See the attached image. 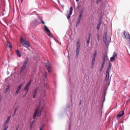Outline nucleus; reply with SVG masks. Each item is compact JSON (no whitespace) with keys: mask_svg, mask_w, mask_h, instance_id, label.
I'll return each mask as SVG.
<instances>
[{"mask_svg":"<svg viewBox=\"0 0 130 130\" xmlns=\"http://www.w3.org/2000/svg\"><path fill=\"white\" fill-rule=\"evenodd\" d=\"M39 109H40V106H38L34 113L33 119H35V118H36V116H38V117H39V116L41 115V113L42 112L43 108H42L41 110H39Z\"/></svg>","mask_w":130,"mask_h":130,"instance_id":"obj_1","label":"nucleus"},{"mask_svg":"<svg viewBox=\"0 0 130 130\" xmlns=\"http://www.w3.org/2000/svg\"><path fill=\"white\" fill-rule=\"evenodd\" d=\"M108 80H109V73L106 72V77L104 80V82L106 83V84H107V88H106L105 89V92L107 91V88H108V86L110 85V82L108 81Z\"/></svg>","mask_w":130,"mask_h":130,"instance_id":"obj_2","label":"nucleus"},{"mask_svg":"<svg viewBox=\"0 0 130 130\" xmlns=\"http://www.w3.org/2000/svg\"><path fill=\"white\" fill-rule=\"evenodd\" d=\"M20 42L22 43L23 46H24V47H26V48L29 47V42L26 41V39L21 38L20 39Z\"/></svg>","mask_w":130,"mask_h":130,"instance_id":"obj_3","label":"nucleus"},{"mask_svg":"<svg viewBox=\"0 0 130 130\" xmlns=\"http://www.w3.org/2000/svg\"><path fill=\"white\" fill-rule=\"evenodd\" d=\"M76 57L78 58L79 57V53L80 52V48L81 46H80V42L78 41L76 44Z\"/></svg>","mask_w":130,"mask_h":130,"instance_id":"obj_4","label":"nucleus"},{"mask_svg":"<svg viewBox=\"0 0 130 130\" xmlns=\"http://www.w3.org/2000/svg\"><path fill=\"white\" fill-rule=\"evenodd\" d=\"M27 63H28V60H25L23 62L22 67L21 68L20 74L22 75V73H23V71L26 70V68L27 67Z\"/></svg>","mask_w":130,"mask_h":130,"instance_id":"obj_5","label":"nucleus"},{"mask_svg":"<svg viewBox=\"0 0 130 130\" xmlns=\"http://www.w3.org/2000/svg\"><path fill=\"white\" fill-rule=\"evenodd\" d=\"M123 34V35L122 36V37H123V38H125V39H127V40H128V41H130L129 34L126 32L125 30H124Z\"/></svg>","mask_w":130,"mask_h":130,"instance_id":"obj_6","label":"nucleus"},{"mask_svg":"<svg viewBox=\"0 0 130 130\" xmlns=\"http://www.w3.org/2000/svg\"><path fill=\"white\" fill-rule=\"evenodd\" d=\"M46 66L49 74H50V73H51V68H52V66L48 61L46 63Z\"/></svg>","mask_w":130,"mask_h":130,"instance_id":"obj_7","label":"nucleus"},{"mask_svg":"<svg viewBox=\"0 0 130 130\" xmlns=\"http://www.w3.org/2000/svg\"><path fill=\"white\" fill-rule=\"evenodd\" d=\"M46 76H47V72H45L43 74H41V73H40L39 74V76L41 77V78H42L41 79L44 81H46L47 80V78L46 77Z\"/></svg>","mask_w":130,"mask_h":130,"instance_id":"obj_8","label":"nucleus"},{"mask_svg":"<svg viewBox=\"0 0 130 130\" xmlns=\"http://www.w3.org/2000/svg\"><path fill=\"white\" fill-rule=\"evenodd\" d=\"M73 6H71L70 9V12L67 16L68 20H70V19H71V16H72L73 14Z\"/></svg>","mask_w":130,"mask_h":130,"instance_id":"obj_9","label":"nucleus"},{"mask_svg":"<svg viewBox=\"0 0 130 130\" xmlns=\"http://www.w3.org/2000/svg\"><path fill=\"white\" fill-rule=\"evenodd\" d=\"M44 27L45 30L47 32V35L49 36V37H52V35L50 33V30H49V29H48V27H47V26L46 25H44Z\"/></svg>","mask_w":130,"mask_h":130,"instance_id":"obj_10","label":"nucleus"},{"mask_svg":"<svg viewBox=\"0 0 130 130\" xmlns=\"http://www.w3.org/2000/svg\"><path fill=\"white\" fill-rule=\"evenodd\" d=\"M32 79L30 80L28 82V83L26 85H25V86L24 87V90H29L30 88L29 87L30 85H31V83H32Z\"/></svg>","mask_w":130,"mask_h":130,"instance_id":"obj_11","label":"nucleus"},{"mask_svg":"<svg viewBox=\"0 0 130 130\" xmlns=\"http://www.w3.org/2000/svg\"><path fill=\"white\" fill-rule=\"evenodd\" d=\"M37 22H38L37 20L32 21L30 23L31 26L35 28V27H36V26L38 25V23Z\"/></svg>","mask_w":130,"mask_h":130,"instance_id":"obj_12","label":"nucleus"},{"mask_svg":"<svg viewBox=\"0 0 130 130\" xmlns=\"http://www.w3.org/2000/svg\"><path fill=\"white\" fill-rule=\"evenodd\" d=\"M39 90V88L37 87L34 91V92L32 93V98H35L36 97V95H37V91Z\"/></svg>","mask_w":130,"mask_h":130,"instance_id":"obj_13","label":"nucleus"},{"mask_svg":"<svg viewBox=\"0 0 130 130\" xmlns=\"http://www.w3.org/2000/svg\"><path fill=\"white\" fill-rule=\"evenodd\" d=\"M124 115V112H123V111H121L120 112H119V113L118 114L117 116V119H118V118H120V117H121V116H122V115Z\"/></svg>","mask_w":130,"mask_h":130,"instance_id":"obj_14","label":"nucleus"},{"mask_svg":"<svg viewBox=\"0 0 130 130\" xmlns=\"http://www.w3.org/2000/svg\"><path fill=\"white\" fill-rule=\"evenodd\" d=\"M111 67H112V63L110 62H109V66L106 71V73H110V70H111Z\"/></svg>","mask_w":130,"mask_h":130,"instance_id":"obj_15","label":"nucleus"},{"mask_svg":"<svg viewBox=\"0 0 130 130\" xmlns=\"http://www.w3.org/2000/svg\"><path fill=\"white\" fill-rule=\"evenodd\" d=\"M102 24V21L101 20V19H100L99 21V23L97 25V28H96L98 31H99V30H100V27H101Z\"/></svg>","mask_w":130,"mask_h":130,"instance_id":"obj_16","label":"nucleus"},{"mask_svg":"<svg viewBox=\"0 0 130 130\" xmlns=\"http://www.w3.org/2000/svg\"><path fill=\"white\" fill-rule=\"evenodd\" d=\"M11 116H9L8 118H7V119L6 120V121H5V126H7L8 125V123H9V122H10V119H11Z\"/></svg>","mask_w":130,"mask_h":130,"instance_id":"obj_17","label":"nucleus"},{"mask_svg":"<svg viewBox=\"0 0 130 130\" xmlns=\"http://www.w3.org/2000/svg\"><path fill=\"white\" fill-rule=\"evenodd\" d=\"M16 54L18 57H21L22 56V53L19 50H16Z\"/></svg>","mask_w":130,"mask_h":130,"instance_id":"obj_18","label":"nucleus"},{"mask_svg":"<svg viewBox=\"0 0 130 130\" xmlns=\"http://www.w3.org/2000/svg\"><path fill=\"white\" fill-rule=\"evenodd\" d=\"M7 46H8L10 49H12V48H13V46H12V44L10 42H7Z\"/></svg>","mask_w":130,"mask_h":130,"instance_id":"obj_19","label":"nucleus"},{"mask_svg":"<svg viewBox=\"0 0 130 130\" xmlns=\"http://www.w3.org/2000/svg\"><path fill=\"white\" fill-rule=\"evenodd\" d=\"M91 39V35H89L88 38V40L86 41V43L87 44V46L89 45V44H90V40Z\"/></svg>","mask_w":130,"mask_h":130,"instance_id":"obj_20","label":"nucleus"},{"mask_svg":"<svg viewBox=\"0 0 130 130\" xmlns=\"http://www.w3.org/2000/svg\"><path fill=\"white\" fill-rule=\"evenodd\" d=\"M95 58H93L91 61V66L92 67H94V64H95Z\"/></svg>","mask_w":130,"mask_h":130,"instance_id":"obj_21","label":"nucleus"},{"mask_svg":"<svg viewBox=\"0 0 130 130\" xmlns=\"http://www.w3.org/2000/svg\"><path fill=\"white\" fill-rule=\"evenodd\" d=\"M103 41H104V43H105V44L107 43V38L106 37V36L104 37Z\"/></svg>","mask_w":130,"mask_h":130,"instance_id":"obj_22","label":"nucleus"},{"mask_svg":"<svg viewBox=\"0 0 130 130\" xmlns=\"http://www.w3.org/2000/svg\"><path fill=\"white\" fill-rule=\"evenodd\" d=\"M105 66V64H103V63H102V66H101V68H100V72H102L103 69H104Z\"/></svg>","mask_w":130,"mask_h":130,"instance_id":"obj_23","label":"nucleus"},{"mask_svg":"<svg viewBox=\"0 0 130 130\" xmlns=\"http://www.w3.org/2000/svg\"><path fill=\"white\" fill-rule=\"evenodd\" d=\"M113 57L115 58L117 57V53H116V52H114L113 54Z\"/></svg>","mask_w":130,"mask_h":130,"instance_id":"obj_24","label":"nucleus"},{"mask_svg":"<svg viewBox=\"0 0 130 130\" xmlns=\"http://www.w3.org/2000/svg\"><path fill=\"white\" fill-rule=\"evenodd\" d=\"M106 95V92L105 91L104 94H103L102 97H104L103 98V102L105 101V96Z\"/></svg>","mask_w":130,"mask_h":130,"instance_id":"obj_25","label":"nucleus"},{"mask_svg":"<svg viewBox=\"0 0 130 130\" xmlns=\"http://www.w3.org/2000/svg\"><path fill=\"white\" fill-rule=\"evenodd\" d=\"M20 91H21L20 89H17L15 93V96H17V95H18V94H19V93H20Z\"/></svg>","mask_w":130,"mask_h":130,"instance_id":"obj_26","label":"nucleus"},{"mask_svg":"<svg viewBox=\"0 0 130 130\" xmlns=\"http://www.w3.org/2000/svg\"><path fill=\"white\" fill-rule=\"evenodd\" d=\"M110 60H111V62H113V61H114V60H115V58H114V57H111L110 58Z\"/></svg>","mask_w":130,"mask_h":130,"instance_id":"obj_27","label":"nucleus"},{"mask_svg":"<svg viewBox=\"0 0 130 130\" xmlns=\"http://www.w3.org/2000/svg\"><path fill=\"white\" fill-rule=\"evenodd\" d=\"M82 20V19H78L77 22V26H78V25L80 24V23H81V21Z\"/></svg>","mask_w":130,"mask_h":130,"instance_id":"obj_28","label":"nucleus"},{"mask_svg":"<svg viewBox=\"0 0 130 130\" xmlns=\"http://www.w3.org/2000/svg\"><path fill=\"white\" fill-rule=\"evenodd\" d=\"M96 55H97V51H94V53L93 54V58H95V57H96Z\"/></svg>","mask_w":130,"mask_h":130,"instance_id":"obj_29","label":"nucleus"},{"mask_svg":"<svg viewBox=\"0 0 130 130\" xmlns=\"http://www.w3.org/2000/svg\"><path fill=\"white\" fill-rule=\"evenodd\" d=\"M101 2H102V0H96V4H97V5H99V4H100Z\"/></svg>","mask_w":130,"mask_h":130,"instance_id":"obj_30","label":"nucleus"},{"mask_svg":"<svg viewBox=\"0 0 130 130\" xmlns=\"http://www.w3.org/2000/svg\"><path fill=\"white\" fill-rule=\"evenodd\" d=\"M23 91L25 92L24 96H26V94L28 93V91H29V90L23 89Z\"/></svg>","mask_w":130,"mask_h":130,"instance_id":"obj_31","label":"nucleus"},{"mask_svg":"<svg viewBox=\"0 0 130 130\" xmlns=\"http://www.w3.org/2000/svg\"><path fill=\"white\" fill-rule=\"evenodd\" d=\"M22 87H23V84H21L20 85H19L17 89L21 90V88H22Z\"/></svg>","mask_w":130,"mask_h":130,"instance_id":"obj_32","label":"nucleus"},{"mask_svg":"<svg viewBox=\"0 0 130 130\" xmlns=\"http://www.w3.org/2000/svg\"><path fill=\"white\" fill-rule=\"evenodd\" d=\"M106 56H105V55H104L103 61H106Z\"/></svg>","mask_w":130,"mask_h":130,"instance_id":"obj_33","label":"nucleus"},{"mask_svg":"<svg viewBox=\"0 0 130 130\" xmlns=\"http://www.w3.org/2000/svg\"><path fill=\"white\" fill-rule=\"evenodd\" d=\"M34 122H35V120H33L30 123V126H33V124H34Z\"/></svg>","mask_w":130,"mask_h":130,"instance_id":"obj_34","label":"nucleus"},{"mask_svg":"<svg viewBox=\"0 0 130 130\" xmlns=\"http://www.w3.org/2000/svg\"><path fill=\"white\" fill-rule=\"evenodd\" d=\"M9 90H10V87L8 86L6 88V92H8V91H9Z\"/></svg>","mask_w":130,"mask_h":130,"instance_id":"obj_35","label":"nucleus"},{"mask_svg":"<svg viewBox=\"0 0 130 130\" xmlns=\"http://www.w3.org/2000/svg\"><path fill=\"white\" fill-rule=\"evenodd\" d=\"M82 16H83V14H80L78 19H80V20H82Z\"/></svg>","mask_w":130,"mask_h":130,"instance_id":"obj_36","label":"nucleus"},{"mask_svg":"<svg viewBox=\"0 0 130 130\" xmlns=\"http://www.w3.org/2000/svg\"><path fill=\"white\" fill-rule=\"evenodd\" d=\"M83 13H84V10H82L80 12L79 14L83 15Z\"/></svg>","mask_w":130,"mask_h":130,"instance_id":"obj_37","label":"nucleus"},{"mask_svg":"<svg viewBox=\"0 0 130 130\" xmlns=\"http://www.w3.org/2000/svg\"><path fill=\"white\" fill-rule=\"evenodd\" d=\"M8 127H9V125H7V126H6V127L3 130H7V129H8Z\"/></svg>","mask_w":130,"mask_h":130,"instance_id":"obj_38","label":"nucleus"},{"mask_svg":"<svg viewBox=\"0 0 130 130\" xmlns=\"http://www.w3.org/2000/svg\"><path fill=\"white\" fill-rule=\"evenodd\" d=\"M15 115H16V113H13V114L12 115L13 117H14V116H15Z\"/></svg>","mask_w":130,"mask_h":130,"instance_id":"obj_39","label":"nucleus"},{"mask_svg":"<svg viewBox=\"0 0 130 130\" xmlns=\"http://www.w3.org/2000/svg\"><path fill=\"white\" fill-rule=\"evenodd\" d=\"M42 23L44 24H45V22L44 21H43V20H42Z\"/></svg>","mask_w":130,"mask_h":130,"instance_id":"obj_40","label":"nucleus"},{"mask_svg":"<svg viewBox=\"0 0 130 130\" xmlns=\"http://www.w3.org/2000/svg\"><path fill=\"white\" fill-rule=\"evenodd\" d=\"M106 61H103L102 63L105 64Z\"/></svg>","mask_w":130,"mask_h":130,"instance_id":"obj_41","label":"nucleus"},{"mask_svg":"<svg viewBox=\"0 0 130 130\" xmlns=\"http://www.w3.org/2000/svg\"><path fill=\"white\" fill-rule=\"evenodd\" d=\"M19 109V107H17L16 109L15 110L17 111Z\"/></svg>","mask_w":130,"mask_h":130,"instance_id":"obj_42","label":"nucleus"},{"mask_svg":"<svg viewBox=\"0 0 130 130\" xmlns=\"http://www.w3.org/2000/svg\"><path fill=\"white\" fill-rule=\"evenodd\" d=\"M69 130H71V124H69Z\"/></svg>","mask_w":130,"mask_h":130,"instance_id":"obj_43","label":"nucleus"},{"mask_svg":"<svg viewBox=\"0 0 130 130\" xmlns=\"http://www.w3.org/2000/svg\"><path fill=\"white\" fill-rule=\"evenodd\" d=\"M61 7H62V9H63V8H64V5H61Z\"/></svg>","mask_w":130,"mask_h":130,"instance_id":"obj_44","label":"nucleus"},{"mask_svg":"<svg viewBox=\"0 0 130 130\" xmlns=\"http://www.w3.org/2000/svg\"><path fill=\"white\" fill-rule=\"evenodd\" d=\"M17 110H14V113H16V112H17Z\"/></svg>","mask_w":130,"mask_h":130,"instance_id":"obj_45","label":"nucleus"},{"mask_svg":"<svg viewBox=\"0 0 130 130\" xmlns=\"http://www.w3.org/2000/svg\"><path fill=\"white\" fill-rule=\"evenodd\" d=\"M10 74V72L9 71L7 72V75H9Z\"/></svg>","mask_w":130,"mask_h":130,"instance_id":"obj_46","label":"nucleus"},{"mask_svg":"<svg viewBox=\"0 0 130 130\" xmlns=\"http://www.w3.org/2000/svg\"><path fill=\"white\" fill-rule=\"evenodd\" d=\"M81 103H82V100H80V104H81Z\"/></svg>","mask_w":130,"mask_h":130,"instance_id":"obj_47","label":"nucleus"},{"mask_svg":"<svg viewBox=\"0 0 130 130\" xmlns=\"http://www.w3.org/2000/svg\"><path fill=\"white\" fill-rule=\"evenodd\" d=\"M98 38H100V37L99 36V35H98Z\"/></svg>","mask_w":130,"mask_h":130,"instance_id":"obj_48","label":"nucleus"},{"mask_svg":"<svg viewBox=\"0 0 130 130\" xmlns=\"http://www.w3.org/2000/svg\"><path fill=\"white\" fill-rule=\"evenodd\" d=\"M70 107H71V105H69V106L68 107V108H70Z\"/></svg>","mask_w":130,"mask_h":130,"instance_id":"obj_49","label":"nucleus"},{"mask_svg":"<svg viewBox=\"0 0 130 130\" xmlns=\"http://www.w3.org/2000/svg\"><path fill=\"white\" fill-rule=\"evenodd\" d=\"M19 128L18 127H16V130H18Z\"/></svg>","mask_w":130,"mask_h":130,"instance_id":"obj_50","label":"nucleus"},{"mask_svg":"<svg viewBox=\"0 0 130 130\" xmlns=\"http://www.w3.org/2000/svg\"><path fill=\"white\" fill-rule=\"evenodd\" d=\"M99 39H100V38H98V41H99Z\"/></svg>","mask_w":130,"mask_h":130,"instance_id":"obj_51","label":"nucleus"},{"mask_svg":"<svg viewBox=\"0 0 130 130\" xmlns=\"http://www.w3.org/2000/svg\"><path fill=\"white\" fill-rule=\"evenodd\" d=\"M26 96H25V95H24V96H23V98H24Z\"/></svg>","mask_w":130,"mask_h":130,"instance_id":"obj_52","label":"nucleus"},{"mask_svg":"<svg viewBox=\"0 0 130 130\" xmlns=\"http://www.w3.org/2000/svg\"><path fill=\"white\" fill-rule=\"evenodd\" d=\"M44 86V87H46V84H45Z\"/></svg>","mask_w":130,"mask_h":130,"instance_id":"obj_53","label":"nucleus"},{"mask_svg":"<svg viewBox=\"0 0 130 130\" xmlns=\"http://www.w3.org/2000/svg\"><path fill=\"white\" fill-rule=\"evenodd\" d=\"M76 2H79V0H76Z\"/></svg>","mask_w":130,"mask_h":130,"instance_id":"obj_54","label":"nucleus"},{"mask_svg":"<svg viewBox=\"0 0 130 130\" xmlns=\"http://www.w3.org/2000/svg\"><path fill=\"white\" fill-rule=\"evenodd\" d=\"M31 127H32V126H30V128H31Z\"/></svg>","mask_w":130,"mask_h":130,"instance_id":"obj_55","label":"nucleus"},{"mask_svg":"<svg viewBox=\"0 0 130 130\" xmlns=\"http://www.w3.org/2000/svg\"><path fill=\"white\" fill-rule=\"evenodd\" d=\"M21 2H23V0H21Z\"/></svg>","mask_w":130,"mask_h":130,"instance_id":"obj_56","label":"nucleus"}]
</instances>
